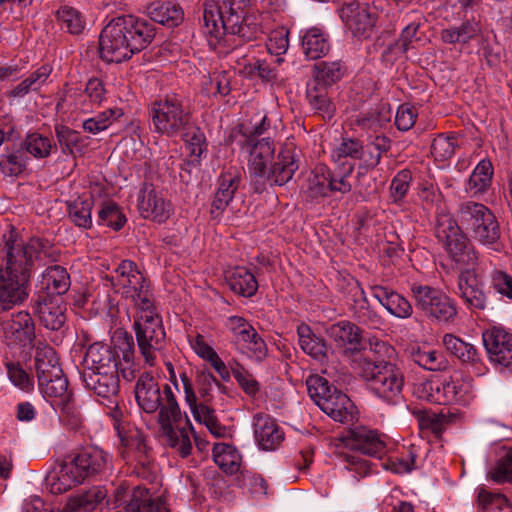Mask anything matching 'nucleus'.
<instances>
[{
    "label": "nucleus",
    "mask_w": 512,
    "mask_h": 512,
    "mask_svg": "<svg viewBox=\"0 0 512 512\" xmlns=\"http://www.w3.org/2000/svg\"><path fill=\"white\" fill-rule=\"evenodd\" d=\"M107 462V453L98 447H89L65 456L58 469L47 477L51 493L62 494L100 474Z\"/></svg>",
    "instance_id": "7ed1b4c3"
},
{
    "label": "nucleus",
    "mask_w": 512,
    "mask_h": 512,
    "mask_svg": "<svg viewBox=\"0 0 512 512\" xmlns=\"http://www.w3.org/2000/svg\"><path fill=\"white\" fill-rule=\"evenodd\" d=\"M395 357L396 350L392 345L386 341L373 337L369 339L367 355L358 361L357 368L359 369V364L367 361L372 362L376 366L394 364L392 361Z\"/></svg>",
    "instance_id": "8fccbe9b"
},
{
    "label": "nucleus",
    "mask_w": 512,
    "mask_h": 512,
    "mask_svg": "<svg viewBox=\"0 0 512 512\" xmlns=\"http://www.w3.org/2000/svg\"><path fill=\"white\" fill-rule=\"evenodd\" d=\"M49 243L40 238L25 241L16 230L3 235L0 272L30 281L33 263L42 255L48 256Z\"/></svg>",
    "instance_id": "20e7f679"
},
{
    "label": "nucleus",
    "mask_w": 512,
    "mask_h": 512,
    "mask_svg": "<svg viewBox=\"0 0 512 512\" xmlns=\"http://www.w3.org/2000/svg\"><path fill=\"white\" fill-rule=\"evenodd\" d=\"M226 283L235 294L252 297L258 290L255 275L246 267L237 266L226 272Z\"/></svg>",
    "instance_id": "a19ab883"
},
{
    "label": "nucleus",
    "mask_w": 512,
    "mask_h": 512,
    "mask_svg": "<svg viewBox=\"0 0 512 512\" xmlns=\"http://www.w3.org/2000/svg\"><path fill=\"white\" fill-rule=\"evenodd\" d=\"M297 335L299 346L305 354L320 362L327 359L328 346L325 339L315 334L310 326L300 324Z\"/></svg>",
    "instance_id": "37998d69"
},
{
    "label": "nucleus",
    "mask_w": 512,
    "mask_h": 512,
    "mask_svg": "<svg viewBox=\"0 0 512 512\" xmlns=\"http://www.w3.org/2000/svg\"><path fill=\"white\" fill-rule=\"evenodd\" d=\"M482 338L491 362L512 368V334L501 327H492Z\"/></svg>",
    "instance_id": "412c9836"
},
{
    "label": "nucleus",
    "mask_w": 512,
    "mask_h": 512,
    "mask_svg": "<svg viewBox=\"0 0 512 512\" xmlns=\"http://www.w3.org/2000/svg\"><path fill=\"white\" fill-rule=\"evenodd\" d=\"M297 170L298 162L294 153L289 149L282 150L271 163L270 169H266L265 181L278 186L285 185Z\"/></svg>",
    "instance_id": "c9c22d12"
},
{
    "label": "nucleus",
    "mask_w": 512,
    "mask_h": 512,
    "mask_svg": "<svg viewBox=\"0 0 512 512\" xmlns=\"http://www.w3.org/2000/svg\"><path fill=\"white\" fill-rule=\"evenodd\" d=\"M271 127V121L264 111H257L249 119L239 124L231 133L230 138L236 141V137L254 138L266 133Z\"/></svg>",
    "instance_id": "de8ad7c7"
},
{
    "label": "nucleus",
    "mask_w": 512,
    "mask_h": 512,
    "mask_svg": "<svg viewBox=\"0 0 512 512\" xmlns=\"http://www.w3.org/2000/svg\"><path fill=\"white\" fill-rule=\"evenodd\" d=\"M454 292L470 310H484L487 307L488 297L476 269H463L459 273Z\"/></svg>",
    "instance_id": "aec40b11"
},
{
    "label": "nucleus",
    "mask_w": 512,
    "mask_h": 512,
    "mask_svg": "<svg viewBox=\"0 0 512 512\" xmlns=\"http://www.w3.org/2000/svg\"><path fill=\"white\" fill-rule=\"evenodd\" d=\"M345 66L341 61H321L314 66V76L312 82H318L325 87L338 82L345 73Z\"/></svg>",
    "instance_id": "e2e57ef3"
},
{
    "label": "nucleus",
    "mask_w": 512,
    "mask_h": 512,
    "mask_svg": "<svg viewBox=\"0 0 512 512\" xmlns=\"http://www.w3.org/2000/svg\"><path fill=\"white\" fill-rule=\"evenodd\" d=\"M411 292L416 308L426 317L448 322L457 315L455 301L442 290L428 285L414 284Z\"/></svg>",
    "instance_id": "9b49d317"
},
{
    "label": "nucleus",
    "mask_w": 512,
    "mask_h": 512,
    "mask_svg": "<svg viewBox=\"0 0 512 512\" xmlns=\"http://www.w3.org/2000/svg\"><path fill=\"white\" fill-rule=\"evenodd\" d=\"M493 176V166L490 160H481L472 171L465 190L472 196L476 197L484 194L491 186Z\"/></svg>",
    "instance_id": "49530a36"
},
{
    "label": "nucleus",
    "mask_w": 512,
    "mask_h": 512,
    "mask_svg": "<svg viewBox=\"0 0 512 512\" xmlns=\"http://www.w3.org/2000/svg\"><path fill=\"white\" fill-rule=\"evenodd\" d=\"M56 20L60 28L72 35H80L86 26L83 14L76 8L68 5L59 7Z\"/></svg>",
    "instance_id": "6e6d98bb"
},
{
    "label": "nucleus",
    "mask_w": 512,
    "mask_h": 512,
    "mask_svg": "<svg viewBox=\"0 0 512 512\" xmlns=\"http://www.w3.org/2000/svg\"><path fill=\"white\" fill-rule=\"evenodd\" d=\"M158 422L164 444L182 458L188 457L193 448L190 437L192 424L182 414L170 386L165 387V402L158 414Z\"/></svg>",
    "instance_id": "39448f33"
},
{
    "label": "nucleus",
    "mask_w": 512,
    "mask_h": 512,
    "mask_svg": "<svg viewBox=\"0 0 512 512\" xmlns=\"http://www.w3.org/2000/svg\"><path fill=\"white\" fill-rule=\"evenodd\" d=\"M480 33L479 25L473 21H465L459 26H451L443 29L440 39L446 44L465 45L475 39Z\"/></svg>",
    "instance_id": "3c124183"
},
{
    "label": "nucleus",
    "mask_w": 512,
    "mask_h": 512,
    "mask_svg": "<svg viewBox=\"0 0 512 512\" xmlns=\"http://www.w3.org/2000/svg\"><path fill=\"white\" fill-rule=\"evenodd\" d=\"M133 327L140 354L146 364L153 366L156 353L162 349L166 336L155 303H152V307L147 305L135 310Z\"/></svg>",
    "instance_id": "6e6552de"
},
{
    "label": "nucleus",
    "mask_w": 512,
    "mask_h": 512,
    "mask_svg": "<svg viewBox=\"0 0 512 512\" xmlns=\"http://www.w3.org/2000/svg\"><path fill=\"white\" fill-rule=\"evenodd\" d=\"M38 387L44 398L58 403L71 400V392L68 390V379L60 372V375L50 377L44 382H38Z\"/></svg>",
    "instance_id": "5fc2aeb1"
},
{
    "label": "nucleus",
    "mask_w": 512,
    "mask_h": 512,
    "mask_svg": "<svg viewBox=\"0 0 512 512\" xmlns=\"http://www.w3.org/2000/svg\"><path fill=\"white\" fill-rule=\"evenodd\" d=\"M203 22L209 44L220 53H229L243 43L242 7L235 0H208L204 6Z\"/></svg>",
    "instance_id": "f03ea898"
},
{
    "label": "nucleus",
    "mask_w": 512,
    "mask_h": 512,
    "mask_svg": "<svg viewBox=\"0 0 512 512\" xmlns=\"http://www.w3.org/2000/svg\"><path fill=\"white\" fill-rule=\"evenodd\" d=\"M489 211L482 203L465 201L459 206L458 218L462 227L469 232Z\"/></svg>",
    "instance_id": "774afa93"
},
{
    "label": "nucleus",
    "mask_w": 512,
    "mask_h": 512,
    "mask_svg": "<svg viewBox=\"0 0 512 512\" xmlns=\"http://www.w3.org/2000/svg\"><path fill=\"white\" fill-rule=\"evenodd\" d=\"M119 19L121 25L125 26V34L133 54L142 51L152 42L155 36V27L151 22L132 15L121 16Z\"/></svg>",
    "instance_id": "cd10ccee"
},
{
    "label": "nucleus",
    "mask_w": 512,
    "mask_h": 512,
    "mask_svg": "<svg viewBox=\"0 0 512 512\" xmlns=\"http://www.w3.org/2000/svg\"><path fill=\"white\" fill-rule=\"evenodd\" d=\"M471 236L480 244L487 246L497 252L501 251L500 227L495 215L490 210L480 221L469 231Z\"/></svg>",
    "instance_id": "e433bc0d"
},
{
    "label": "nucleus",
    "mask_w": 512,
    "mask_h": 512,
    "mask_svg": "<svg viewBox=\"0 0 512 512\" xmlns=\"http://www.w3.org/2000/svg\"><path fill=\"white\" fill-rule=\"evenodd\" d=\"M35 348V371L38 382H44L50 377L60 375L62 368L55 350L43 341H37Z\"/></svg>",
    "instance_id": "f704fd0d"
},
{
    "label": "nucleus",
    "mask_w": 512,
    "mask_h": 512,
    "mask_svg": "<svg viewBox=\"0 0 512 512\" xmlns=\"http://www.w3.org/2000/svg\"><path fill=\"white\" fill-rule=\"evenodd\" d=\"M445 349L461 362L470 364L478 375L484 374L486 367L481 361L477 349L453 334H445L442 338Z\"/></svg>",
    "instance_id": "473e14b6"
},
{
    "label": "nucleus",
    "mask_w": 512,
    "mask_h": 512,
    "mask_svg": "<svg viewBox=\"0 0 512 512\" xmlns=\"http://www.w3.org/2000/svg\"><path fill=\"white\" fill-rule=\"evenodd\" d=\"M435 235L446 250L451 247L450 244L466 238L453 215L444 208H438L436 211Z\"/></svg>",
    "instance_id": "ea45409f"
},
{
    "label": "nucleus",
    "mask_w": 512,
    "mask_h": 512,
    "mask_svg": "<svg viewBox=\"0 0 512 512\" xmlns=\"http://www.w3.org/2000/svg\"><path fill=\"white\" fill-rule=\"evenodd\" d=\"M254 436L258 446L265 451H273L284 440V432L276 420L268 414L254 416Z\"/></svg>",
    "instance_id": "bb28decb"
},
{
    "label": "nucleus",
    "mask_w": 512,
    "mask_h": 512,
    "mask_svg": "<svg viewBox=\"0 0 512 512\" xmlns=\"http://www.w3.org/2000/svg\"><path fill=\"white\" fill-rule=\"evenodd\" d=\"M410 356L414 363L429 371H441L446 369L448 365L441 352L428 347L413 348Z\"/></svg>",
    "instance_id": "4d7b16f0"
},
{
    "label": "nucleus",
    "mask_w": 512,
    "mask_h": 512,
    "mask_svg": "<svg viewBox=\"0 0 512 512\" xmlns=\"http://www.w3.org/2000/svg\"><path fill=\"white\" fill-rule=\"evenodd\" d=\"M137 201L138 211L144 219L163 223L173 213L170 201L166 200L150 183L143 184Z\"/></svg>",
    "instance_id": "6ab92c4d"
},
{
    "label": "nucleus",
    "mask_w": 512,
    "mask_h": 512,
    "mask_svg": "<svg viewBox=\"0 0 512 512\" xmlns=\"http://www.w3.org/2000/svg\"><path fill=\"white\" fill-rule=\"evenodd\" d=\"M29 281L0 272V313L23 303L28 297Z\"/></svg>",
    "instance_id": "7c9ffc66"
},
{
    "label": "nucleus",
    "mask_w": 512,
    "mask_h": 512,
    "mask_svg": "<svg viewBox=\"0 0 512 512\" xmlns=\"http://www.w3.org/2000/svg\"><path fill=\"white\" fill-rule=\"evenodd\" d=\"M371 290L372 295L391 315L407 319L413 314L410 302L398 292L381 285H374Z\"/></svg>",
    "instance_id": "72a5a7b5"
},
{
    "label": "nucleus",
    "mask_w": 512,
    "mask_h": 512,
    "mask_svg": "<svg viewBox=\"0 0 512 512\" xmlns=\"http://www.w3.org/2000/svg\"><path fill=\"white\" fill-rule=\"evenodd\" d=\"M70 287V276L67 270L59 265L47 267L37 284V296L61 297Z\"/></svg>",
    "instance_id": "2f4dec72"
},
{
    "label": "nucleus",
    "mask_w": 512,
    "mask_h": 512,
    "mask_svg": "<svg viewBox=\"0 0 512 512\" xmlns=\"http://www.w3.org/2000/svg\"><path fill=\"white\" fill-rule=\"evenodd\" d=\"M414 395L430 403L447 405L445 377H433L416 384Z\"/></svg>",
    "instance_id": "09e8293b"
},
{
    "label": "nucleus",
    "mask_w": 512,
    "mask_h": 512,
    "mask_svg": "<svg viewBox=\"0 0 512 512\" xmlns=\"http://www.w3.org/2000/svg\"><path fill=\"white\" fill-rule=\"evenodd\" d=\"M328 334L345 354L353 355L364 349L362 330L352 322L339 321L331 325Z\"/></svg>",
    "instance_id": "c756f323"
},
{
    "label": "nucleus",
    "mask_w": 512,
    "mask_h": 512,
    "mask_svg": "<svg viewBox=\"0 0 512 512\" xmlns=\"http://www.w3.org/2000/svg\"><path fill=\"white\" fill-rule=\"evenodd\" d=\"M355 169L354 163H335L333 171L329 169L330 192H339L347 194L352 190V184L349 181Z\"/></svg>",
    "instance_id": "0e129e2a"
},
{
    "label": "nucleus",
    "mask_w": 512,
    "mask_h": 512,
    "mask_svg": "<svg viewBox=\"0 0 512 512\" xmlns=\"http://www.w3.org/2000/svg\"><path fill=\"white\" fill-rule=\"evenodd\" d=\"M112 503L115 507L124 506L125 512H167L166 503L160 496L154 497L142 486L130 491L124 483L114 489Z\"/></svg>",
    "instance_id": "ddd939ff"
},
{
    "label": "nucleus",
    "mask_w": 512,
    "mask_h": 512,
    "mask_svg": "<svg viewBox=\"0 0 512 512\" xmlns=\"http://www.w3.org/2000/svg\"><path fill=\"white\" fill-rule=\"evenodd\" d=\"M213 459L218 467L227 474H235L240 470L241 455L229 444L218 443L213 447Z\"/></svg>",
    "instance_id": "603ef678"
},
{
    "label": "nucleus",
    "mask_w": 512,
    "mask_h": 512,
    "mask_svg": "<svg viewBox=\"0 0 512 512\" xmlns=\"http://www.w3.org/2000/svg\"><path fill=\"white\" fill-rule=\"evenodd\" d=\"M3 331L6 340L10 344L26 346L32 344L35 339V327L28 312L20 311L10 320L3 323Z\"/></svg>",
    "instance_id": "c85d7f7f"
},
{
    "label": "nucleus",
    "mask_w": 512,
    "mask_h": 512,
    "mask_svg": "<svg viewBox=\"0 0 512 512\" xmlns=\"http://www.w3.org/2000/svg\"><path fill=\"white\" fill-rule=\"evenodd\" d=\"M240 174L236 168H229L220 174L217 180V189L211 203L210 214L214 219L219 218L229 203L240 184Z\"/></svg>",
    "instance_id": "393cba45"
},
{
    "label": "nucleus",
    "mask_w": 512,
    "mask_h": 512,
    "mask_svg": "<svg viewBox=\"0 0 512 512\" xmlns=\"http://www.w3.org/2000/svg\"><path fill=\"white\" fill-rule=\"evenodd\" d=\"M301 44L304 54L311 60L325 56L330 50L328 34L317 27H312L304 33Z\"/></svg>",
    "instance_id": "a18cd8bd"
},
{
    "label": "nucleus",
    "mask_w": 512,
    "mask_h": 512,
    "mask_svg": "<svg viewBox=\"0 0 512 512\" xmlns=\"http://www.w3.org/2000/svg\"><path fill=\"white\" fill-rule=\"evenodd\" d=\"M149 115L154 131L169 138L183 135L191 128L192 114L185 97L179 93H167L152 104Z\"/></svg>",
    "instance_id": "423d86ee"
},
{
    "label": "nucleus",
    "mask_w": 512,
    "mask_h": 512,
    "mask_svg": "<svg viewBox=\"0 0 512 512\" xmlns=\"http://www.w3.org/2000/svg\"><path fill=\"white\" fill-rule=\"evenodd\" d=\"M345 445L351 450L380 459L388 451L386 435L363 426L355 427L349 431L345 438Z\"/></svg>",
    "instance_id": "a211bd4d"
},
{
    "label": "nucleus",
    "mask_w": 512,
    "mask_h": 512,
    "mask_svg": "<svg viewBox=\"0 0 512 512\" xmlns=\"http://www.w3.org/2000/svg\"><path fill=\"white\" fill-rule=\"evenodd\" d=\"M114 290L130 300L134 309L152 307L155 303L150 281L139 270L135 262L122 260L110 277Z\"/></svg>",
    "instance_id": "0eeeda50"
},
{
    "label": "nucleus",
    "mask_w": 512,
    "mask_h": 512,
    "mask_svg": "<svg viewBox=\"0 0 512 512\" xmlns=\"http://www.w3.org/2000/svg\"><path fill=\"white\" fill-rule=\"evenodd\" d=\"M92 208L93 200L91 198H78L68 205L69 218L76 226L89 229L92 226Z\"/></svg>",
    "instance_id": "338daca9"
},
{
    "label": "nucleus",
    "mask_w": 512,
    "mask_h": 512,
    "mask_svg": "<svg viewBox=\"0 0 512 512\" xmlns=\"http://www.w3.org/2000/svg\"><path fill=\"white\" fill-rule=\"evenodd\" d=\"M353 302L350 305V310L353 316L362 324L370 328H380L383 325V318L371 308L369 301L364 291L354 286L350 290Z\"/></svg>",
    "instance_id": "58836bf2"
},
{
    "label": "nucleus",
    "mask_w": 512,
    "mask_h": 512,
    "mask_svg": "<svg viewBox=\"0 0 512 512\" xmlns=\"http://www.w3.org/2000/svg\"><path fill=\"white\" fill-rule=\"evenodd\" d=\"M33 311L48 330L58 331L66 322V304L61 297L37 296Z\"/></svg>",
    "instance_id": "4be33fe9"
},
{
    "label": "nucleus",
    "mask_w": 512,
    "mask_h": 512,
    "mask_svg": "<svg viewBox=\"0 0 512 512\" xmlns=\"http://www.w3.org/2000/svg\"><path fill=\"white\" fill-rule=\"evenodd\" d=\"M306 99L310 109L323 120L329 121L335 114V105L331 101L328 88L318 82H310L306 89Z\"/></svg>",
    "instance_id": "4c0bfd02"
},
{
    "label": "nucleus",
    "mask_w": 512,
    "mask_h": 512,
    "mask_svg": "<svg viewBox=\"0 0 512 512\" xmlns=\"http://www.w3.org/2000/svg\"><path fill=\"white\" fill-rule=\"evenodd\" d=\"M82 380L85 388L107 408L106 415L113 421V427L121 443L127 447H135V458L138 463L144 465L147 461V445L143 435L138 431L131 438L126 435L124 412L120 406L119 371L83 372Z\"/></svg>",
    "instance_id": "f257e3e1"
},
{
    "label": "nucleus",
    "mask_w": 512,
    "mask_h": 512,
    "mask_svg": "<svg viewBox=\"0 0 512 512\" xmlns=\"http://www.w3.org/2000/svg\"><path fill=\"white\" fill-rule=\"evenodd\" d=\"M185 142L186 150L189 153L190 160L188 165L198 166L201 156L207 151V142L205 134L199 129L191 128L183 135H180Z\"/></svg>",
    "instance_id": "680f3d73"
},
{
    "label": "nucleus",
    "mask_w": 512,
    "mask_h": 512,
    "mask_svg": "<svg viewBox=\"0 0 512 512\" xmlns=\"http://www.w3.org/2000/svg\"><path fill=\"white\" fill-rule=\"evenodd\" d=\"M195 385L197 389L195 394L198 398V405L204 404L206 406H210L214 400L215 388H218L219 390L225 389L224 385L221 384L208 370H201L197 372Z\"/></svg>",
    "instance_id": "864d4df0"
},
{
    "label": "nucleus",
    "mask_w": 512,
    "mask_h": 512,
    "mask_svg": "<svg viewBox=\"0 0 512 512\" xmlns=\"http://www.w3.org/2000/svg\"><path fill=\"white\" fill-rule=\"evenodd\" d=\"M84 364L83 372L119 371V355L110 345L95 342L88 347Z\"/></svg>",
    "instance_id": "a878e982"
},
{
    "label": "nucleus",
    "mask_w": 512,
    "mask_h": 512,
    "mask_svg": "<svg viewBox=\"0 0 512 512\" xmlns=\"http://www.w3.org/2000/svg\"><path fill=\"white\" fill-rule=\"evenodd\" d=\"M340 17L353 36L367 39L372 35L376 14L368 3L345 2L340 9Z\"/></svg>",
    "instance_id": "dca6fc26"
},
{
    "label": "nucleus",
    "mask_w": 512,
    "mask_h": 512,
    "mask_svg": "<svg viewBox=\"0 0 512 512\" xmlns=\"http://www.w3.org/2000/svg\"><path fill=\"white\" fill-rule=\"evenodd\" d=\"M152 21L167 27L178 26L184 17L181 6L173 1H154L147 6Z\"/></svg>",
    "instance_id": "79ce46f5"
},
{
    "label": "nucleus",
    "mask_w": 512,
    "mask_h": 512,
    "mask_svg": "<svg viewBox=\"0 0 512 512\" xmlns=\"http://www.w3.org/2000/svg\"><path fill=\"white\" fill-rule=\"evenodd\" d=\"M125 26L119 17L113 19L101 32L99 39L100 56L108 63H121L132 57L133 50L126 37Z\"/></svg>",
    "instance_id": "4468645a"
},
{
    "label": "nucleus",
    "mask_w": 512,
    "mask_h": 512,
    "mask_svg": "<svg viewBox=\"0 0 512 512\" xmlns=\"http://www.w3.org/2000/svg\"><path fill=\"white\" fill-rule=\"evenodd\" d=\"M242 152L249 154L248 167L256 182L263 184L266 177L267 164L274 160L275 146L269 138L236 137L233 141Z\"/></svg>",
    "instance_id": "2eb2a0df"
},
{
    "label": "nucleus",
    "mask_w": 512,
    "mask_h": 512,
    "mask_svg": "<svg viewBox=\"0 0 512 512\" xmlns=\"http://www.w3.org/2000/svg\"><path fill=\"white\" fill-rule=\"evenodd\" d=\"M477 492V507L484 512L504 511L511 509L508 498L498 492L488 490L485 486H479Z\"/></svg>",
    "instance_id": "bf43d9fd"
},
{
    "label": "nucleus",
    "mask_w": 512,
    "mask_h": 512,
    "mask_svg": "<svg viewBox=\"0 0 512 512\" xmlns=\"http://www.w3.org/2000/svg\"><path fill=\"white\" fill-rule=\"evenodd\" d=\"M180 381L184 393V399L189 406L195 420L203 423L209 432L217 437L222 438L227 434V429L222 425L215 414V410L211 406L198 405V398L195 394V387L192 379L185 373L180 374Z\"/></svg>",
    "instance_id": "f3484780"
},
{
    "label": "nucleus",
    "mask_w": 512,
    "mask_h": 512,
    "mask_svg": "<svg viewBox=\"0 0 512 512\" xmlns=\"http://www.w3.org/2000/svg\"><path fill=\"white\" fill-rule=\"evenodd\" d=\"M447 405H468L473 398V380L469 377L448 376L445 377Z\"/></svg>",
    "instance_id": "c03bdc74"
},
{
    "label": "nucleus",
    "mask_w": 512,
    "mask_h": 512,
    "mask_svg": "<svg viewBox=\"0 0 512 512\" xmlns=\"http://www.w3.org/2000/svg\"><path fill=\"white\" fill-rule=\"evenodd\" d=\"M68 99L74 101L76 109L87 113L92 110L94 105L99 106L106 99L104 83L98 78H91L87 81L83 92L68 90L57 102V109H63L64 103Z\"/></svg>",
    "instance_id": "5701e85b"
},
{
    "label": "nucleus",
    "mask_w": 512,
    "mask_h": 512,
    "mask_svg": "<svg viewBox=\"0 0 512 512\" xmlns=\"http://www.w3.org/2000/svg\"><path fill=\"white\" fill-rule=\"evenodd\" d=\"M169 386L166 384L164 387ZM135 399L141 410L151 414L161 410L165 402V388L161 392L158 382L148 372L142 373L135 386Z\"/></svg>",
    "instance_id": "b1692460"
},
{
    "label": "nucleus",
    "mask_w": 512,
    "mask_h": 512,
    "mask_svg": "<svg viewBox=\"0 0 512 512\" xmlns=\"http://www.w3.org/2000/svg\"><path fill=\"white\" fill-rule=\"evenodd\" d=\"M306 383L309 396L325 414L340 423L354 419L356 407L353 402L346 394L332 387L327 379L314 375Z\"/></svg>",
    "instance_id": "1a4fd4ad"
},
{
    "label": "nucleus",
    "mask_w": 512,
    "mask_h": 512,
    "mask_svg": "<svg viewBox=\"0 0 512 512\" xmlns=\"http://www.w3.org/2000/svg\"><path fill=\"white\" fill-rule=\"evenodd\" d=\"M307 182V193L311 198L327 196L330 192L329 168L324 164L316 165Z\"/></svg>",
    "instance_id": "69168bd1"
},
{
    "label": "nucleus",
    "mask_w": 512,
    "mask_h": 512,
    "mask_svg": "<svg viewBox=\"0 0 512 512\" xmlns=\"http://www.w3.org/2000/svg\"><path fill=\"white\" fill-rule=\"evenodd\" d=\"M453 415L450 413H435L430 411H419L417 414L418 425L424 432H431L436 438H440L451 422Z\"/></svg>",
    "instance_id": "052dcab7"
},
{
    "label": "nucleus",
    "mask_w": 512,
    "mask_h": 512,
    "mask_svg": "<svg viewBox=\"0 0 512 512\" xmlns=\"http://www.w3.org/2000/svg\"><path fill=\"white\" fill-rule=\"evenodd\" d=\"M450 246L446 251L456 264L464 269H476L478 253L467 237L460 242L456 241V243L450 244Z\"/></svg>",
    "instance_id": "13d9d810"
},
{
    "label": "nucleus",
    "mask_w": 512,
    "mask_h": 512,
    "mask_svg": "<svg viewBox=\"0 0 512 512\" xmlns=\"http://www.w3.org/2000/svg\"><path fill=\"white\" fill-rule=\"evenodd\" d=\"M225 326L232 335V342L237 350L257 362L267 354V346L255 328L243 317L229 316Z\"/></svg>",
    "instance_id": "f8f14e48"
},
{
    "label": "nucleus",
    "mask_w": 512,
    "mask_h": 512,
    "mask_svg": "<svg viewBox=\"0 0 512 512\" xmlns=\"http://www.w3.org/2000/svg\"><path fill=\"white\" fill-rule=\"evenodd\" d=\"M359 374L369 390L383 401L399 402L404 387V374L396 364L376 366L372 362L359 364Z\"/></svg>",
    "instance_id": "9d476101"
}]
</instances>
